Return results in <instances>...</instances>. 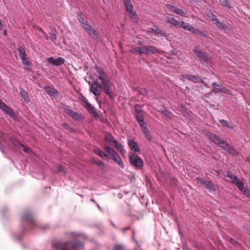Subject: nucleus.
<instances>
[{
	"instance_id": "nucleus-1",
	"label": "nucleus",
	"mask_w": 250,
	"mask_h": 250,
	"mask_svg": "<svg viewBox=\"0 0 250 250\" xmlns=\"http://www.w3.org/2000/svg\"><path fill=\"white\" fill-rule=\"evenodd\" d=\"M95 68L98 73V78L94 80L92 83H89L90 92L96 96H100L103 90L110 98H113V93L111 91L112 84L108 76L98 65H95Z\"/></svg>"
},
{
	"instance_id": "nucleus-2",
	"label": "nucleus",
	"mask_w": 250,
	"mask_h": 250,
	"mask_svg": "<svg viewBox=\"0 0 250 250\" xmlns=\"http://www.w3.org/2000/svg\"><path fill=\"white\" fill-rule=\"evenodd\" d=\"M65 236L67 240H60L53 242L52 245L56 250H73L83 248V244L79 240V234L69 232L66 233Z\"/></svg>"
},
{
	"instance_id": "nucleus-3",
	"label": "nucleus",
	"mask_w": 250,
	"mask_h": 250,
	"mask_svg": "<svg viewBox=\"0 0 250 250\" xmlns=\"http://www.w3.org/2000/svg\"><path fill=\"white\" fill-rule=\"evenodd\" d=\"M193 51L198 57L202 64L205 65H209L211 64V59L205 51L202 50L197 46L194 47Z\"/></svg>"
},
{
	"instance_id": "nucleus-4",
	"label": "nucleus",
	"mask_w": 250,
	"mask_h": 250,
	"mask_svg": "<svg viewBox=\"0 0 250 250\" xmlns=\"http://www.w3.org/2000/svg\"><path fill=\"white\" fill-rule=\"evenodd\" d=\"M83 105L88 111L94 118L99 116V114L97 111V109L93 106L87 101V99L84 97H82L81 99Z\"/></svg>"
},
{
	"instance_id": "nucleus-5",
	"label": "nucleus",
	"mask_w": 250,
	"mask_h": 250,
	"mask_svg": "<svg viewBox=\"0 0 250 250\" xmlns=\"http://www.w3.org/2000/svg\"><path fill=\"white\" fill-rule=\"evenodd\" d=\"M220 147L223 148L229 154L236 156L238 155V152L234 148L231 146L228 143L223 140L221 141L220 139Z\"/></svg>"
},
{
	"instance_id": "nucleus-6",
	"label": "nucleus",
	"mask_w": 250,
	"mask_h": 250,
	"mask_svg": "<svg viewBox=\"0 0 250 250\" xmlns=\"http://www.w3.org/2000/svg\"><path fill=\"white\" fill-rule=\"evenodd\" d=\"M196 181L200 183L202 187L209 190V191H214L215 188V185L210 181L205 180L203 178H197Z\"/></svg>"
},
{
	"instance_id": "nucleus-7",
	"label": "nucleus",
	"mask_w": 250,
	"mask_h": 250,
	"mask_svg": "<svg viewBox=\"0 0 250 250\" xmlns=\"http://www.w3.org/2000/svg\"><path fill=\"white\" fill-rule=\"evenodd\" d=\"M83 28L93 39L95 40H98L99 39V35L98 31L95 30L94 28L89 24L85 25Z\"/></svg>"
},
{
	"instance_id": "nucleus-8",
	"label": "nucleus",
	"mask_w": 250,
	"mask_h": 250,
	"mask_svg": "<svg viewBox=\"0 0 250 250\" xmlns=\"http://www.w3.org/2000/svg\"><path fill=\"white\" fill-rule=\"evenodd\" d=\"M130 164L136 167H141L144 165L142 159L137 155L133 154L129 157Z\"/></svg>"
},
{
	"instance_id": "nucleus-9",
	"label": "nucleus",
	"mask_w": 250,
	"mask_h": 250,
	"mask_svg": "<svg viewBox=\"0 0 250 250\" xmlns=\"http://www.w3.org/2000/svg\"><path fill=\"white\" fill-rule=\"evenodd\" d=\"M64 111L68 114L70 116H71L73 119L75 121H81L83 118V116L81 113L75 112L72 110L71 109L69 108L68 106H65L64 107Z\"/></svg>"
},
{
	"instance_id": "nucleus-10",
	"label": "nucleus",
	"mask_w": 250,
	"mask_h": 250,
	"mask_svg": "<svg viewBox=\"0 0 250 250\" xmlns=\"http://www.w3.org/2000/svg\"><path fill=\"white\" fill-rule=\"evenodd\" d=\"M181 28H182L185 30L190 31L191 33H192L193 34H194L196 35L202 34V31L200 29H197V28H195L191 24H190L189 23H187V22L182 21Z\"/></svg>"
},
{
	"instance_id": "nucleus-11",
	"label": "nucleus",
	"mask_w": 250,
	"mask_h": 250,
	"mask_svg": "<svg viewBox=\"0 0 250 250\" xmlns=\"http://www.w3.org/2000/svg\"><path fill=\"white\" fill-rule=\"evenodd\" d=\"M142 55L155 54L158 52V50L154 46L150 45H145L141 47Z\"/></svg>"
},
{
	"instance_id": "nucleus-12",
	"label": "nucleus",
	"mask_w": 250,
	"mask_h": 250,
	"mask_svg": "<svg viewBox=\"0 0 250 250\" xmlns=\"http://www.w3.org/2000/svg\"><path fill=\"white\" fill-rule=\"evenodd\" d=\"M149 32L154 33L155 36H161L166 38L167 37V34L157 26H154L153 27L149 28Z\"/></svg>"
},
{
	"instance_id": "nucleus-13",
	"label": "nucleus",
	"mask_w": 250,
	"mask_h": 250,
	"mask_svg": "<svg viewBox=\"0 0 250 250\" xmlns=\"http://www.w3.org/2000/svg\"><path fill=\"white\" fill-rule=\"evenodd\" d=\"M22 221L23 222H27L31 224H35L34 220L32 214L27 211L24 212L22 215Z\"/></svg>"
},
{
	"instance_id": "nucleus-14",
	"label": "nucleus",
	"mask_w": 250,
	"mask_h": 250,
	"mask_svg": "<svg viewBox=\"0 0 250 250\" xmlns=\"http://www.w3.org/2000/svg\"><path fill=\"white\" fill-rule=\"evenodd\" d=\"M166 7L168 9L170 10L172 12L175 13L177 14H178L180 16H183L187 17V16L185 15V11L183 9H180L174 5H171L170 4H167L166 5Z\"/></svg>"
},
{
	"instance_id": "nucleus-15",
	"label": "nucleus",
	"mask_w": 250,
	"mask_h": 250,
	"mask_svg": "<svg viewBox=\"0 0 250 250\" xmlns=\"http://www.w3.org/2000/svg\"><path fill=\"white\" fill-rule=\"evenodd\" d=\"M47 62L56 66H59L63 64L64 62V59L62 57H59L57 59L53 57L48 58Z\"/></svg>"
},
{
	"instance_id": "nucleus-16",
	"label": "nucleus",
	"mask_w": 250,
	"mask_h": 250,
	"mask_svg": "<svg viewBox=\"0 0 250 250\" xmlns=\"http://www.w3.org/2000/svg\"><path fill=\"white\" fill-rule=\"evenodd\" d=\"M238 189L243 193L247 197H250V191L249 188L244 186V183L241 181L239 183H237V185L236 186Z\"/></svg>"
},
{
	"instance_id": "nucleus-17",
	"label": "nucleus",
	"mask_w": 250,
	"mask_h": 250,
	"mask_svg": "<svg viewBox=\"0 0 250 250\" xmlns=\"http://www.w3.org/2000/svg\"><path fill=\"white\" fill-rule=\"evenodd\" d=\"M128 144L131 150H133L135 152H140V149L138 147L136 142L133 140H129L128 141Z\"/></svg>"
},
{
	"instance_id": "nucleus-18",
	"label": "nucleus",
	"mask_w": 250,
	"mask_h": 250,
	"mask_svg": "<svg viewBox=\"0 0 250 250\" xmlns=\"http://www.w3.org/2000/svg\"><path fill=\"white\" fill-rule=\"evenodd\" d=\"M182 77L195 83L199 82L200 81V77L196 75L185 74L182 75Z\"/></svg>"
},
{
	"instance_id": "nucleus-19",
	"label": "nucleus",
	"mask_w": 250,
	"mask_h": 250,
	"mask_svg": "<svg viewBox=\"0 0 250 250\" xmlns=\"http://www.w3.org/2000/svg\"><path fill=\"white\" fill-rule=\"evenodd\" d=\"M104 140L107 143L110 144L112 146H115L116 145H118V142L116 141L113 136L109 134L106 135L104 137Z\"/></svg>"
},
{
	"instance_id": "nucleus-20",
	"label": "nucleus",
	"mask_w": 250,
	"mask_h": 250,
	"mask_svg": "<svg viewBox=\"0 0 250 250\" xmlns=\"http://www.w3.org/2000/svg\"><path fill=\"white\" fill-rule=\"evenodd\" d=\"M44 89L50 96H56L58 95V91L55 88L45 86L44 87Z\"/></svg>"
},
{
	"instance_id": "nucleus-21",
	"label": "nucleus",
	"mask_w": 250,
	"mask_h": 250,
	"mask_svg": "<svg viewBox=\"0 0 250 250\" xmlns=\"http://www.w3.org/2000/svg\"><path fill=\"white\" fill-rule=\"evenodd\" d=\"M167 22L171 23L173 25L175 26L177 28H181L182 21H179L174 18H167Z\"/></svg>"
},
{
	"instance_id": "nucleus-22",
	"label": "nucleus",
	"mask_w": 250,
	"mask_h": 250,
	"mask_svg": "<svg viewBox=\"0 0 250 250\" xmlns=\"http://www.w3.org/2000/svg\"><path fill=\"white\" fill-rule=\"evenodd\" d=\"M0 108L9 115L10 117H13L14 116V113L12 108L8 106L5 104H4Z\"/></svg>"
},
{
	"instance_id": "nucleus-23",
	"label": "nucleus",
	"mask_w": 250,
	"mask_h": 250,
	"mask_svg": "<svg viewBox=\"0 0 250 250\" xmlns=\"http://www.w3.org/2000/svg\"><path fill=\"white\" fill-rule=\"evenodd\" d=\"M111 158L113 161L116 163L120 167H121L122 168L124 167V164L117 153L112 156Z\"/></svg>"
},
{
	"instance_id": "nucleus-24",
	"label": "nucleus",
	"mask_w": 250,
	"mask_h": 250,
	"mask_svg": "<svg viewBox=\"0 0 250 250\" xmlns=\"http://www.w3.org/2000/svg\"><path fill=\"white\" fill-rule=\"evenodd\" d=\"M94 153L100 157L102 159H108L109 158V156L104 153L103 151L100 150L98 149H95L93 151Z\"/></svg>"
},
{
	"instance_id": "nucleus-25",
	"label": "nucleus",
	"mask_w": 250,
	"mask_h": 250,
	"mask_svg": "<svg viewBox=\"0 0 250 250\" xmlns=\"http://www.w3.org/2000/svg\"><path fill=\"white\" fill-rule=\"evenodd\" d=\"M228 177L230 178L232 183L234 184L235 186L237 185V183H239L241 180L238 178V177L232 174L229 173Z\"/></svg>"
},
{
	"instance_id": "nucleus-26",
	"label": "nucleus",
	"mask_w": 250,
	"mask_h": 250,
	"mask_svg": "<svg viewBox=\"0 0 250 250\" xmlns=\"http://www.w3.org/2000/svg\"><path fill=\"white\" fill-rule=\"evenodd\" d=\"M92 162L98 166L101 167L103 169H104L106 168L104 163L98 158H93Z\"/></svg>"
},
{
	"instance_id": "nucleus-27",
	"label": "nucleus",
	"mask_w": 250,
	"mask_h": 250,
	"mask_svg": "<svg viewBox=\"0 0 250 250\" xmlns=\"http://www.w3.org/2000/svg\"><path fill=\"white\" fill-rule=\"evenodd\" d=\"M126 13L133 22H137L138 16L135 12H133L131 10L130 11H128Z\"/></svg>"
},
{
	"instance_id": "nucleus-28",
	"label": "nucleus",
	"mask_w": 250,
	"mask_h": 250,
	"mask_svg": "<svg viewBox=\"0 0 250 250\" xmlns=\"http://www.w3.org/2000/svg\"><path fill=\"white\" fill-rule=\"evenodd\" d=\"M104 149L106 152L110 155L111 157L117 153L116 151L113 148L107 145L104 146Z\"/></svg>"
},
{
	"instance_id": "nucleus-29",
	"label": "nucleus",
	"mask_w": 250,
	"mask_h": 250,
	"mask_svg": "<svg viewBox=\"0 0 250 250\" xmlns=\"http://www.w3.org/2000/svg\"><path fill=\"white\" fill-rule=\"evenodd\" d=\"M124 4L126 12L132 10L133 6L130 0H124Z\"/></svg>"
},
{
	"instance_id": "nucleus-30",
	"label": "nucleus",
	"mask_w": 250,
	"mask_h": 250,
	"mask_svg": "<svg viewBox=\"0 0 250 250\" xmlns=\"http://www.w3.org/2000/svg\"><path fill=\"white\" fill-rule=\"evenodd\" d=\"M136 119L138 123L144 121V112H138L136 113Z\"/></svg>"
},
{
	"instance_id": "nucleus-31",
	"label": "nucleus",
	"mask_w": 250,
	"mask_h": 250,
	"mask_svg": "<svg viewBox=\"0 0 250 250\" xmlns=\"http://www.w3.org/2000/svg\"><path fill=\"white\" fill-rule=\"evenodd\" d=\"M114 147L117 149L118 151L119 152H120V153L122 155H125L126 151H125V149H124L123 146L121 144H120L119 142L118 143V145H116Z\"/></svg>"
},
{
	"instance_id": "nucleus-32",
	"label": "nucleus",
	"mask_w": 250,
	"mask_h": 250,
	"mask_svg": "<svg viewBox=\"0 0 250 250\" xmlns=\"http://www.w3.org/2000/svg\"><path fill=\"white\" fill-rule=\"evenodd\" d=\"M114 147L117 149L118 151L119 152H120V153L122 155H125L126 151H125V149H124L123 146L121 144H120L119 142L118 143V145H116Z\"/></svg>"
},
{
	"instance_id": "nucleus-33",
	"label": "nucleus",
	"mask_w": 250,
	"mask_h": 250,
	"mask_svg": "<svg viewBox=\"0 0 250 250\" xmlns=\"http://www.w3.org/2000/svg\"><path fill=\"white\" fill-rule=\"evenodd\" d=\"M78 20L82 24L83 28H84V26L85 25L89 24L87 21L85 20L83 17L81 15H78Z\"/></svg>"
},
{
	"instance_id": "nucleus-34",
	"label": "nucleus",
	"mask_w": 250,
	"mask_h": 250,
	"mask_svg": "<svg viewBox=\"0 0 250 250\" xmlns=\"http://www.w3.org/2000/svg\"><path fill=\"white\" fill-rule=\"evenodd\" d=\"M18 51L19 52V56L21 59L27 57L25 49L22 47H20L19 48H18Z\"/></svg>"
},
{
	"instance_id": "nucleus-35",
	"label": "nucleus",
	"mask_w": 250,
	"mask_h": 250,
	"mask_svg": "<svg viewBox=\"0 0 250 250\" xmlns=\"http://www.w3.org/2000/svg\"><path fill=\"white\" fill-rule=\"evenodd\" d=\"M160 112L164 114L166 117L168 118L171 119L172 117V114L171 112L168 111L166 108L164 109L161 111H159Z\"/></svg>"
},
{
	"instance_id": "nucleus-36",
	"label": "nucleus",
	"mask_w": 250,
	"mask_h": 250,
	"mask_svg": "<svg viewBox=\"0 0 250 250\" xmlns=\"http://www.w3.org/2000/svg\"><path fill=\"white\" fill-rule=\"evenodd\" d=\"M129 51L134 54L142 55L141 47H132L131 49H130Z\"/></svg>"
},
{
	"instance_id": "nucleus-37",
	"label": "nucleus",
	"mask_w": 250,
	"mask_h": 250,
	"mask_svg": "<svg viewBox=\"0 0 250 250\" xmlns=\"http://www.w3.org/2000/svg\"><path fill=\"white\" fill-rule=\"evenodd\" d=\"M220 123L224 126H226L229 128L232 129L233 127L232 126L230 122L225 121L224 120H220Z\"/></svg>"
},
{
	"instance_id": "nucleus-38",
	"label": "nucleus",
	"mask_w": 250,
	"mask_h": 250,
	"mask_svg": "<svg viewBox=\"0 0 250 250\" xmlns=\"http://www.w3.org/2000/svg\"><path fill=\"white\" fill-rule=\"evenodd\" d=\"M220 2L221 3V4L224 6H225L228 8H231V6L229 2L227 0H220Z\"/></svg>"
},
{
	"instance_id": "nucleus-39",
	"label": "nucleus",
	"mask_w": 250,
	"mask_h": 250,
	"mask_svg": "<svg viewBox=\"0 0 250 250\" xmlns=\"http://www.w3.org/2000/svg\"><path fill=\"white\" fill-rule=\"evenodd\" d=\"M139 125H140L142 131H144L148 129L147 128L146 124L145 122V121L139 123Z\"/></svg>"
},
{
	"instance_id": "nucleus-40",
	"label": "nucleus",
	"mask_w": 250,
	"mask_h": 250,
	"mask_svg": "<svg viewBox=\"0 0 250 250\" xmlns=\"http://www.w3.org/2000/svg\"><path fill=\"white\" fill-rule=\"evenodd\" d=\"M208 16L209 17V18L211 19V20L213 21L214 23H216L217 24L219 23L218 20L216 17V16L214 15L212 13H210V15H208Z\"/></svg>"
},
{
	"instance_id": "nucleus-41",
	"label": "nucleus",
	"mask_w": 250,
	"mask_h": 250,
	"mask_svg": "<svg viewBox=\"0 0 250 250\" xmlns=\"http://www.w3.org/2000/svg\"><path fill=\"white\" fill-rule=\"evenodd\" d=\"M20 94L21 95V96L23 98V99L26 100V99L28 98V93L27 92L23 90V89H21V90H20Z\"/></svg>"
},
{
	"instance_id": "nucleus-42",
	"label": "nucleus",
	"mask_w": 250,
	"mask_h": 250,
	"mask_svg": "<svg viewBox=\"0 0 250 250\" xmlns=\"http://www.w3.org/2000/svg\"><path fill=\"white\" fill-rule=\"evenodd\" d=\"M210 139L216 144H217L219 142L218 137L216 135L213 134H211Z\"/></svg>"
},
{
	"instance_id": "nucleus-43",
	"label": "nucleus",
	"mask_w": 250,
	"mask_h": 250,
	"mask_svg": "<svg viewBox=\"0 0 250 250\" xmlns=\"http://www.w3.org/2000/svg\"><path fill=\"white\" fill-rule=\"evenodd\" d=\"M143 132L144 133L146 139L148 141H150L151 139V137L150 133L149 130L147 129V130L144 131Z\"/></svg>"
},
{
	"instance_id": "nucleus-44",
	"label": "nucleus",
	"mask_w": 250,
	"mask_h": 250,
	"mask_svg": "<svg viewBox=\"0 0 250 250\" xmlns=\"http://www.w3.org/2000/svg\"><path fill=\"white\" fill-rule=\"evenodd\" d=\"M49 34L50 35V39L53 42H54L57 39V36L55 32L52 31L51 32H49Z\"/></svg>"
},
{
	"instance_id": "nucleus-45",
	"label": "nucleus",
	"mask_w": 250,
	"mask_h": 250,
	"mask_svg": "<svg viewBox=\"0 0 250 250\" xmlns=\"http://www.w3.org/2000/svg\"><path fill=\"white\" fill-rule=\"evenodd\" d=\"M114 250H126V249L123 245L118 244L115 245Z\"/></svg>"
},
{
	"instance_id": "nucleus-46",
	"label": "nucleus",
	"mask_w": 250,
	"mask_h": 250,
	"mask_svg": "<svg viewBox=\"0 0 250 250\" xmlns=\"http://www.w3.org/2000/svg\"><path fill=\"white\" fill-rule=\"evenodd\" d=\"M21 60L22 61V63L23 65H26V66L29 65L30 62L28 61L27 57H26L25 58H23L21 59Z\"/></svg>"
},
{
	"instance_id": "nucleus-47",
	"label": "nucleus",
	"mask_w": 250,
	"mask_h": 250,
	"mask_svg": "<svg viewBox=\"0 0 250 250\" xmlns=\"http://www.w3.org/2000/svg\"><path fill=\"white\" fill-rule=\"evenodd\" d=\"M62 126L64 129L66 130L69 132H71L72 131V129L70 128L69 125L66 123H63L62 125Z\"/></svg>"
},
{
	"instance_id": "nucleus-48",
	"label": "nucleus",
	"mask_w": 250,
	"mask_h": 250,
	"mask_svg": "<svg viewBox=\"0 0 250 250\" xmlns=\"http://www.w3.org/2000/svg\"><path fill=\"white\" fill-rule=\"evenodd\" d=\"M142 106L140 105L139 104H136L134 106V109L136 113H138V112H142L143 111L141 108Z\"/></svg>"
},
{
	"instance_id": "nucleus-49",
	"label": "nucleus",
	"mask_w": 250,
	"mask_h": 250,
	"mask_svg": "<svg viewBox=\"0 0 250 250\" xmlns=\"http://www.w3.org/2000/svg\"><path fill=\"white\" fill-rule=\"evenodd\" d=\"M141 94L143 95H147V93H148V90L146 89V88H144V89H142V90L141 91Z\"/></svg>"
},
{
	"instance_id": "nucleus-50",
	"label": "nucleus",
	"mask_w": 250,
	"mask_h": 250,
	"mask_svg": "<svg viewBox=\"0 0 250 250\" xmlns=\"http://www.w3.org/2000/svg\"><path fill=\"white\" fill-rule=\"evenodd\" d=\"M21 146L23 148V150H24V152H28L29 151V148L27 147H26L25 146H24L22 144H21Z\"/></svg>"
},
{
	"instance_id": "nucleus-51",
	"label": "nucleus",
	"mask_w": 250,
	"mask_h": 250,
	"mask_svg": "<svg viewBox=\"0 0 250 250\" xmlns=\"http://www.w3.org/2000/svg\"><path fill=\"white\" fill-rule=\"evenodd\" d=\"M58 169L59 172H62L64 170V167L62 166H58Z\"/></svg>"
},
{
	"instance_id": "nucleus-52",
	"label": "nucleus",
	"mask_w": 250,
	"mask_h": 250,
	"mask_svg": "<svg viewBox=\"0 0 250 250\" xmlns=\"http://www.w3.org/2000/svg\"><path fill=\"white\" fill-rule=\"evenodd\" d=\"M42 34L43 36L44 37V38H45V39L48 40V35L46 34V33H45L43 31H42Z\"/></svg>"
},
{
	"instance_id": "nucleus-53",
	"label": "nucleus",
	"mask_w": 250,
	"mask_h": 250,
	"mask_svg": "<svg viewBox=\"0 0 250 250\" xmlns=\"http://www.w3.org/2000/svg\"><path fill=\"white\" fill-rule=\"evenodd\" d=\"M4 103L0 99V108L2 106Z\"/></svg>"
},
{
	"instance_id": "nucleus-54",
	"label": "nucleus",
	"mask_w": 250,
	"mask_h": 250,
	"mask_svg": "<svg viewBox=\"0 0 250 250\" xmlns=\"http://www.w3.org/2000/svg\"><path fill=\"white\" fill-rule=\"evenodd\" d=\"M2 23L1 20L0 19V29H1L2 28Z\"/></svg>"
},
{
	"instance_id": "nucleus-55",
	"label": "nucleus",
	"mask_w": 250,
	"mask_h": 250,
	"mask_svg": "<svg viewBox=\"0 0 250 250\" xmlns=\"http://www.w3.org/2000/svg\"><path fill=\"white\" fill-rule=\"evenodd\" d=\"M220 29L222 28V24L220 22V26H219Z\"/></svg>"
},
{
	"instance_id": "nucleus-56",
	"label": "nucleus",
	"mask_w": 250,
	"mask_h": 250,
	"mask_svg": "<svg viewBox=\"0 0 250 250\" xmlns=\"http://www.w3.org/2000/svg\"><path fill=\"white\" fill-rule=\"evenodd\" d=\"M39 30L40 32H41L42 33V31H43V30H42V29H41V28H40Z\"/></svg>"
},
{
	"instance_id": "nucleus-57",
	"label": "nucleus",
	"mask_w": 250,
	"mask_h": 250,
	"mask_svg": "<svg viewBox=\"0 0 250 250\" xmlns=\"http://www.w3.org/2000/svg\"><path fill=\"white\" fill-rule=\"evenodd\" d=\"M219 90H220V91H223V89H222V88L220 87Z\"/></svg>"
},
{
	"instance_id": "nucleus-58",
	"label": "nucleus",
	"mask_w": 250,
	"mask_h": 250,
	"mask_svg": "<svg viewBox=\"0 0 250 250\" xmlns=\"http://www.w3.org/2000/svg\"><path fill=\"white\" fill-rule=\"evenodd\" d=\"M128 229H129V228H127L125 229V230H127Z\"/></svg>"
},
{
	"instance_id": "nucleus-59",
	"label": "nucleus",
	"mask_w": 250,
	"mask_h": 250,
	"mask_svg": "<svg viewBox=\"0 0 250 250\" xmlns=\"http://www.w3.org/2000/svg\"><path fill=\"white\" fill-rule=\"evenodd\" d=\"M91 201H94V200L93 199H91Z\"/></svg>"
},
{
	"instance_id": "nucleus-60",
	"label": "nucleus",
	"mask_w": 250,
	"mask_h": 250,
	"mask_svg": "<svg viewBox=\"0 0 250 250\" xmlns=\"http://www.w3.org/2000/svg\"><path fill=\"white\" fill-rule=\"evenodd\" d=\"M0 133H2V132L0 131Z\"/></svg>"
}]
</instances>
